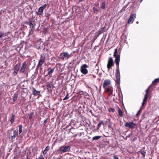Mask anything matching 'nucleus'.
Wrapping results in <instances>:
<instances>
[{
    "instance_id": "20",
    "label": "nucleus",
    "mask_w": 159,
    "mask_h": 159,
    "mask_svg": "<svg viewBox=\"0 0 159 159\" xmlns=\"http://www.w3.org/2000/svg\"><path fill=\"white\" fill-rule=\"evenodd\" d=\"M157 83H159V78L155 79L152 82L151 85H153L155 86Z\"/></svg>"
},
{
    "instance_id": "8",
    "label": "nucleus",
    "mask_w": 159,
    "mask_h": 159,
    "mask_svg": "<svg viewBox=\"0 0 159 159\" xmlns=\"http://www.w3.org/2000/svg\"><path fill=\"white\" fill-rule=\"evenodd\" d=\"M114 63L112 58L111 57H110L108 61V63L107 65V68L109 69H111V67L114 65Z\"/></svg>"
},
{
    "instance_id": "51",
    "label": "nucleus",
    "mask_w": 159,
    "mask_h": 159,
    "mask_svg": "<svg viewBox=\"0 0 159 159\" xmlns=\"http://www.w3.org/2000/svg\"><path fill=\"white\" fill-rule=\"evenodd\" d=\"M92 77L93 78H95L96 76L93 75H92Z\"/></svg>"
},
{
    "instance_id": "23",
    "label": "nucleus",
    "mask_w": 159,
    "mask_h": 159,
    "mask_svg": "<svg viewBox=\"0 0 159 159\" xmlns=\"http://www.w3.org/2000/svg\"><path fill=\"white\" fill-rule=\"evenodd\" d=\"M15 119V116L13 114L11 115V119L10 120V121L11 124H12L14 122Z\"/></svg>"
},
{
    "instance_id": "35",
    "label": "nucleus",
    "mask_w": 159,
    "mask_h": 159,
    "mask_svg": "<svg viewBox=\"0 0 159 159\" xmlns=\"http://www.w3.org/2000/svg\"><path fill=\"white\" fill-rule=\"evenodd\" d=\"M110 112L113 113L115 111V110L114 109L111 108L108 110Z\"/></svg>"
},
{
    "instance_id": "11",
    "label": "nucleus",
    "mask_w": 159,
    "mask_h": 159,
    "mask_svg": "<svg viewBox=\"0 0 159 159\" xmlns=\"http://www.w3.org/2000/svg\"><path fill=\"white\" fill-rule=\"evenodd\" d=\"M20 65L17 64L14 66V71L12 74L14 76H16L17 75L18 72L20 69Z\"/></svg>"
},
{
    "instance_id": "50",
    "label": "nucleus",
    "mask_w": 159,
    "mask_h": 159,
    "mask_svg": "<svg viewBox=\"0 0 159 159\" xmlns=\"http://www.w3.org/2000/svg\"><path fill=\"white\" fill-rule=\"evenodd\" d=\"M26 159H30V158L28 157V155L26 156Z\"/></svg>"
},
{
    "instance_id": "37",
    "label": "nucleus",
    "mask_w": 159,
    "mask_h": 159,
    "mask_svg": "<svg viewBox=\"0 0 159 159\" xmlns=\"http://www.w3.org/2000/svg\"><path fill=\"white\" fill-rule=\"evenodd\" d=\"M69 94L68 93H67L66 96L63 98V100H66L68 99L69 97Z\"/></svg>"
},
{
    "instance_id": "22",
    "label": "nucleus",
    "mask_w": 159,
    "mask_h": 159,
    "mask_svg": "<svg viewBox=\"0 0 159 159\" xmlns=\"http://www.w3.org/2000/svg\"><path fill=\"white\" fill-rule=\"evenodd\" d=\"M69 132L68 133H69L70 132L73 134L76 133V132L75 131V129L72 127L70 129H69Z\"/></svg>"
},
{
    "instance_id": "7",
    "label": "nucleus",
    "mask_w": 159,
    "mask_h": 159,
    "mask_svg": "<svg viewBox=\"0 0 159 159\" xmlns=\"http://www.w3.org/2000/svg\"><path fill=\"white\" fill-rule=\"evenodd\" d=\"M105 92L108 94L109 96H112L113 94V88L111 86H108V88L105 89Z\"/></svg>"
},
{
    "instance_id": "33",
    "label": "nucleus",
    "mask_w": 159,
    "mask_h": 159,
    "mask_svg": "<svg viewBox=\"0 0 159 159\" xmlns=\"http://www.w3.org/2000/svg\"><path fill=\"white\" fill-rule=\"evenodd\" d=\"M150 87V86L148 88L145 90L146 94L144 95V96L148 97Z\"/></svg>"
},
{
    "instance_id": "39",
    "label": "nucleus",
    "mask_w": 159,
    "mask_h": 159,
    "mask_svg": "<svg viewBox=\"0 0 159 159\" xmlns=\"http://www.w3.org/2000/svg\"><path fill=\"white\" fill-rule=\"evenodd\" d=\"M50 149V147L49 146H48L46 148H45L44 150L46 151H48Z\"/></svg>"
},
{
    "instance_id": "27",
    "label": "nucleus",
    "mask_w": 159,
    "mask_h": 159,
    "mask_svg": "<svg viewBox=\"0 0 159 159\" xmlns=\"http://www.w3.org/2000/svg\"><path fill=\"white\" fill-rule=\"evenodd\" d=\"M19 134H20L22 132V131H23V130H22V125H19Z\"/></svg>"
},
{
    "instance_id": "6",
    "label": "nucleus",
    "mask_w": 159,
    "mask_h": 159,
    "mask_svg": "<svg viewBox=\"0 0 159 159\" xmlns=\"http://www.w3.org/2000/svg\"><path fill=\"white\" fill-rule=\"evenodd\" d=\"M136 124L133 122H126L125 123V127L130 129H133L134 128Z\"/></svg>"
},
{
    "instance_id": "53",
    "label": "nucleus",
    "mask_w": 159,
    "mask_h": 159,
    "mask_svg": "<svg viewBox=\"0 0 159 159\" xmlns=\"http://www.w3.org/2000/svg\"><path fill=\"white\" fill-rule=\"evenodd\" d=\"M69 126V125H68L64 129L67 128Z\"/></svg>"
},
{
    "instance_id": "28",
    "label": "nucleus",
    "mask_w": 159,
    "mask_h": 159,
    "mask_svg": "<svg viewBox=\"0 0 159 159\" xmlns=\"http://www.w3.org/2000/svg\"><path fill=\"white\" fill-rule=\"evenodd\" d=\"M101 137V136H95L93 137L92 138V140H98L100 139Z\"/></svg>"
},
{
    "instance_id": "29",
    "label": "nucleus",
    "mask_w": 159,
    "mask_h": 159,
    "mask_svg": "<svg viewBox=\"0 0 159 159\" xmlns=\"http://www.w3.org/2000/svg\"><path fill=\"white\" fill-rule=\"evenodd\" d=\"M103 121L102 120H101L98 124V126H97V129H99L100 128V127H101V125L102 124H103Z\"/></svg>"
},
{
    "instance_id": "54",
    "label": "nucleus",
    "mask_w": 159,
    "mask_h": 159,
    "mask_svg": "<svg viewBox=\"0 0 159 159\" xmlns=\"http://www.w3.org/2000/svg\"><path fill=\"white\" fill-rule=\"evenodd\" d=\"M41 49V47H40V46H39V48H38V49Z\"/></svg>"
},
{
    "instance_id": "14",
    "label": "nucleus",
    "mask_w": 159,
    "mask_h": 159,
    "mask_svg": "<svg viewBox=\"0 0 159 159\" xmlns=\"http://www.w3.org/2000/svg\"><path fill=\"white\" fill-rule=\"evenodd\" d=\"M111 84V81L109 80H105L104 81L103 83V87L104 89L107 88H108V87H107V86L110 85Z\"/></svg>"
},
{
    "instance_id": "49",
    "label": "nucleus",
    "mask_w": 159,
    "mask_h": 159,
    "mask_svg": "<svg viewBox=\"0 0 159 159\" xmlns=\"http://www.w3.org/2000/svg\"><path fill=\"white\" fill-rule=\"evenodd\" d=\"M74 120H71L70 122V124H72L74 122Z\"/></svg>"
},
{
    "instance_id": "57",
    "label": "nucleus",
    "mask_w": 159,
    "mask_h": 159,
    "mask_svg": "<svg viewBox=\"0 0 159 159\" xmlns=\"http://www.w3.org/2000/svg\"><path fill=\"white\" fill-rule=\"evenodd\" d=\"M71 124H70L69 125V126H70V125H71Z\"/></svg>"
},
{
    "instance_id": "25",
    "label": "nucleus",
    "mask_w": 159,
    "mask_h": 159,
    "mask_svg": "<svg viewBox=\"0 0 159 159\" xmlns=\"http://www.w3.org/2000/svg\"><path fill=\"white\" fill-rule=\"evenodd\" d=\"M84 134V132H80V133H77L75 134H74L73 136L74 138H76L77 136H79V137H80L81 136L82 134Z\"/></svg>"
},
{
    "instance_id": "10",
    "label": "nucleus",
    "mask_w": 159,
    "mask_h": 159,
    "mask_svg": "<svg viewBox=\"0 0 159 159\" xmlns=\"http://www.w3.org/2000/svg\"><path fill=\"white\" fill-rule=\"evenodd\" d=\"M47 6V5L45 4L43 6L40 7L39 9L38 12H36V13L38 15H42L43 13V10Z\"/></svg>"
},
{
    "instance_id": "42",
    "label": "nucleus",
    "mask_w": 159,
    "mask_h": 159,
    "mask_svg": "<svg viewBox=\"0 0 159 159\" xmlns=\"http://www.w3.org/2000/svg\"><path fill=\"white\" fill-rule=\"evenodd\" d=\"M142 109H141V108H140V109L138 111V112L137 113V114H136V117H137L139 115V114L141 112V110Z\"/></svg>"
},
{
    "instance_id": "47",
    "label": "nucleus",
    "mask_w": 159,
    "mask_h": 159,
    "mask_svg": "<svg viewBox=\"0 0 159 159\" xmlns=\"http://www.w3.org/2000/svg\"><path fill=\"white\" fill-rule=\"evenodd\" d=\"M47 153V151H45V150L43 152V153L44 155H45Z\"/></svg>"
},
{
    "instance_id": "52",
    "label": "nucleus",
    "mask_w": 159,
    "mask_h": 159,
    "mask_svg": "<svg viewBox=\"0 0 159 159\" xmlns=\"http://www.w3.org/2000/svg\"><path fill=\"white\" fill-rule=\"evenodd\" d=\"M101 34V31H99V33H98V36H99L100 34Z\"/></svg>"
},
{
    "instance_id": "38",
    "label": "nucleus",
    "mask_w": 159,
    "mask_h": 159,
    "mask_svg": "<svg viewBox=\"0 0 159 159\" xmlns=\"http://www.w3.org/2000/svg\"><path fill=\"white\" fill-rule=\"evenodd\" d=\"M148 97L147 96H144V98L143 100V102H144L145 103H147Z\"/></svg>"
},
{
    "instance_id": "24",
    "label": "nucleus",
    "mask_w": 159,
    "mask_h": 159,
    "mask_svg": "<svg viewBox=\"0 0 159 159\" xmlns=\"http://www.w3.org/2000/svg\"><path fill=\"white\" fill-rule=\"evenodd\" d=\"M31 84H33L34 82V79L36 78V76H35V74H33L32 76L31 77Z\"/></svg>"
},
{
    "instance_id": "17",
    "label": "nucleus",
    "mask_w": 159,
    "mask_h": 159,
    "mask_svg": "<svg viewBox=\"0 0 159 159\" xmlns=\"http://www.w3.org/2000/svg\"><path fill=\"white\" fill-rule=\"evenodd\" d=\"M117 111L120 117L123 116V112L122 111L120 108L118 107H117Z\"/></svg>"
},
{
    "instance_id": "41",
    "label": "nucleus",
    "mask_w": 159,
    "mask_h": 159,
    "mask_svg": "<svg viewBox=\"0 0 159 159\" xmlns=\"http://www.w3.org/2000/svg\"><path fill=\"white\" fill-rule=\"evenodd\" d=\"M4 35V34L2 32L0 31V38Z\"/></svg>"
},
{
    "instance_id": "31",
    "label": "nucleus",
    "mask_w": 159,
    "mask_h": 159,
    "mask_svg": "<svg viewBox=\"0 0 159 159\" xmlns=\"http://www.w3.org/2000/svg\"><path fill=\"white\" fill-rule=\"evenodd\" d=\"M47 88L48 92H50L51 91V86L50 84H48L47 85Z\"/></svg>"
},
{
    "instance_id": "36",
    "label": "nucleus",
    "mask_w": 159,
    "mask_h": 159,
    "mask_svg": "<svg viewBox=\"0 0 159 159\" xmlns=\"http://www.w3.org/2000/svg\"><path fill=\"white\" fill-rule=\"evenodd\" d=\"M34 114V113L33 112H31L30 113L29 116V118L30 120H31L32 119L33 116V115Z\"/></svg>"
},
{
    "instance_id": "13",
    "label": "nucleus",
    "mask_w": 159,
    "mask_h": 159,
    "mask_svg": "<svg viewBox=\"0 0 159 159\" xmlns=\"http://www.w3.org/2000/svg\"><path fill=\"white\" fill-rule=\"evenodd\" d=\"M136 17L135 14H132L130 15L129 18L128 20V23H132L134 22V18Z\"/></svg>"
},
{
    "instance_id": "40",
    "label": "nucleus",
    "mask_w": 159,
    "mask_h": 159,
    "mask_svg": "<svg viewBox=\"0 0 159 159\" xmlns=\"http://www.w3.org/2000/svg\"><path fill=\"white\" fill-rule=\"evenodd\" d=\"M47 121H48V118H47L46 119L43 121V125L44 126H45L46 124V123H47Z\"/></svg>"
},
{
    "instance_id": "21",
    "label": "nucleus",
    "mask_w": 159,
    "mask_h": 159,
    "mask_svg": "<svg viewBox=\"0 0 159 159\" xmlns=\"http://www.w3.org/2000/svg\"><path fill=\"white\" fill-rule=\"evenodd\" d=\"M144 148H143L142 149H140L139 151L143 157H145L146 153L145 151L144 150Z\"/></svg>"
},
{
    "instance_id": "55",
    "label": "nucleus",
    "mask_w": 159,
    "mask_h": 159,
    "mask_svg": "<svg viewBox=\"0 0 159 159\" xmlns=\"http://www.w3.org/2000/svg\"><path fill=\"white\" fill-rule=\"evenodd\" d=\"M81 2L82 1V0H79Z\"/></svg>"
},
{
    "instance_id": "26",
    "label": "nucleus",
    "mask_w": 159,
    "mask_h": 159,
    "mask_svg": "<svg viewBox=\"0 0 159 159\" xmlns=\"http://www.w3.org/2000/svg\"><path fill=\"white\" fill-rule=\"evenodd\" d=\"M18 96V95L16 93H15L14 94V96L13 97V98H12L14 102H15L16 101Z\"/></svg>"
},
{
    "instance_id": "44",
    "label": "nucleus",
    "mask_w": 159,
    "mask_h": 159,
    "mask_svg": "<svg viewBox=\"0 0 159 159\" xmlns=\"http://www.w3.org/2000/svg\"><path fill=\"white\" fill-rule=\"evenodd\" d=\"M86 77H87L88 78H92V75L90 74V75H88Z\"/></svg>"
},
{
    "instance_id": "15",
    "label": "nucleus",
    "mask_w": 159,
    "mask_h": 159,
    "mask_svg": "<svg viewBox=\"0 0 159 159\" xmlns=\"http://www.w3.org/2000/svg\"><path fill=\"white\" fill-rule=\"evenodd\" d=\"M54 68L53 69H52L50 67L48 68L47 70L48 74L46 75V76L48 75H49L50 77H51L52 76V74L54 72Z\"/></svg>"
},
{
    "instance_id": "5",
    "label": "nucleus",
    "mask_w": 159,
    "mask_h": 159,
    "mask_svg": "<svg viewBox=\"0 0 159 159\" xmlns=\"http://www.w3.org/2000/svg\"><path fill=\"white\" fill-rule=\"evenodd\" d=\"M88 67V66L86 64H84L81 66L80 67V71L81 72L84 74H86L88 73V70L86 69Z\"/></svg>"
},
{
    "instance_id": "32",
    "label": "nucleus",
    "mask_w": 159,
    "mask_h": 159,
    "mask_svg": "<svg viewBox=\"0 0 159 159\" xmlns=\"http://www.w3.org/2000/svg\"><path fill=\"white\" fill-rule=\"evenodd\" d=\"M93 10L94 13L97 14L98 12V10L97 7H95L93 8Z\"/></svg>"
},
{
    "instance_id": "2",
    "label": "nucleus",
    "mask_w": 159,
    "mask_h": 159,
    "mask_svg": "<svg viewBox=\"0 0 159 159\" xmlns=\"http://www.w3.org/2000/svg\"><path fill=\"white\" fill-rule=\"evenodd\" d=\"M70 146H62L60 147L58 150L59 153L61 154L62 153L70 151Z\"/></svg>"
},
{
    "instance_id": "34",
    "label": "nucleus",
    "mask_w": 159,
    "mask_h": 159,
    "mask_svg": "<svg viewBox=\"0 0 159 159\" xmlns=\"http://www.w3.org/2000/svg\"><path fill=\"white\" fill-rule=\"evenodd\" d=\"M35 29H31L29 30V35H32L33 34L34 31V30Z\"/></svg>"
},
{
    "instance_id": "46",
    "label": "nucleus",
    "mask_w": 159,
    "mask_h": 159,
    "mask_svg": "<svg viewBox=\"0 0 159 159\" xmlns=\"http://www.w3.org/2000/svg\"><path fill=\"white\" fill-rule=\"evenodd\" d=\"M113 158L114 159H119L117 155H115L114 156Z\"/></svg>"
},
{
    "instance_id": "1",
    "label": "nucleus",
    "mask_w": 159,
    "mask_h": 159,
    "mask_svg": "<svg viewBox=\"0 0 159 159\" xmlns=\"http://www.w3.org/2000/svg\"><path fill=\"white\" fill-rule=\"evenodd\" d=\"M117 49H115L113 56L115 57V62L116 66L115 76L116 78V83L118 84H120V74L119 70V62L120 61V53H117Z\"/></svg>"
},
{
    "instance_id": "19",
    "label": "nucleus",
    "mask_w": 159,
    "mask_h": 159,
    "mask_svg": "<svg viewBox=\"0 0 159 159\" xmlns=\"http://www.w3.org/2000/svg\"><path fill=\"white\" fill-rule=\"evenodd\" d=\"M101 8L102 10H104L106 9V3L105 2L101 3Z\"/></svg>"
},
{
    "instance_id": "43",
    "label": "nucleus",
    "mask_w": 159,
    "mask_h": 159,
    "mask_svg": "<svg viewBox=\"0 0 159 159\" xmlns=\"http://www.w3.org/2000/svg\"><path fill=\"white\" fill-rule=\"evenodd\" d=\"M47 29H48L47 28H44V30H43V33L44 34H46V33L47 30Z\"/></svg>"
},
{
    "instance_id": "30",
    "label": "nucleus",
    "mask_w": 159,
    "mask_h": 159,
    "mask_svg": "<svg viewBox=\"0 0 159 159\" xmlns=\"http://www.w3.org/2000/svg\"><path fill=\"white\" fill-rule=\"evenodd\" d=\"M146 103L144 102H143L142 103V105L140 107L141 109H142L144 108L145 107V106L146 105Z\"/></svg>"
},
{
    "instance_id": "3",
    "label": "nucleus",
    "mask_w": 159,
    "mask_h": 159,
    "mask_svg": "<svg viewBox=\"0 0 159 159\" xmlns=\"http://www.w3.org/2000/svg\"><path fill=\"white\" fill-rule=\"evenodd\" d=\"M45 56L44 54L43 53L41 54L40 59L37 65L38 67H41L45 61Z\"/></svg>"
},
{
    "instance_id": "4",
    "label": "nucleus",
    "mask_w": 159,
    "mask_h": 159,
    "mask_svg": "<svg viewBox=\"0 0 159 159\" xmlns=\"http://www.w3.org/2000/svg\"><path fill=\"white\" fill-rule=\"evenodd\" d=\"M72 55V54L71 53L70 54H69L67 52H63L61 53L60 54L61 58V59H67L68 58L71 57Z\"/></svg>"
},
{
    "instance_id": "16",
    "label": "nucleus",
    "mask_w": 159,
    "mask_h": 159,
    "mask_svg": "<svg viewBox=\"0 0 159 159\" xmlns=\"http://www.w3.org/2000/svg\"><path fill=\"white\" fill-rule=\"evenodd\" d=\"M27 24H28L31 29H35L34 25L33 24V20H31L27 22Z\"/></svg>"
},
{
    "instance_id": "12",
    "label": "nucleus",
    "mask_w": 159,
    "mask_h": 159,
    "mask_svg": "<svg viewBox=\"0 0 159 159\" xmlns=\"http://www.w3.org/2000/svg\"><path fill=\"white\" fill-rule=\"evenodd\" d=\"M26 61H25L23 63L20 70V72L21 74L24 73L26 69Z\"/></svg>"
},
{
    "instance_id": "45",
    "label": "nucleus",
    "mask_w": 159,
    "mask_h": 159,
    "mask_svg": "<svg viewBox=\"0 0 159 159\" xmlns=\"http://www.w3.org/2000/svg\"><path fill=\"white\" fill-rule=\"evenodd\" d=\"M90 112H91V113L92 116H94V117H98V116H96L95 115H94V114H93V113H92V111H90Z\"/></svg>"
},
{
    "instance_id": "18",
    "label": "nucleus",
    "mask_w": 159,
    "mask_h": 159,
    "mask_svg": "<svg viewBox=\"0 0 159 159\" xmlns=\"http://www.w3.org/2000/svg\"><path fill=\"white\" fill-rule=\"evenodd\" d=\"M33 93L34 96H37L40 93V91H37L36 89L34 88H33Z\"/></svg>"
},
{
    "instance_id": "56",
    "label": "nucleus",
    "mask_w": 159,
    "mask_h": 159,
    "mask_svg": "<svg viewBox=\"0 0 159 159\" xmlns=\"http://www.w3.org/2000/svg\"><path fill=\"white\" fill-rule=\"evenodd\" d=\"M129 137V136H127L126 137V138H127V137Z\"/></svg>"
},
{
    "instance_id": "48",
    "label": "nucleus",
    "mask_w": 159,
    "mask_h": 159,
    "mask_svg": "<svg viewBox=\"0 0 159 159\" xmlns=\"http://www.w3.org/2000/svg\"><path fill=\"white\" fill-rule=\"evenodd\" d=\"M44 159V158L43 157V155H40V157H39L38 159Z\"/></svg>"
},
{
    "instance_id": "9",
    "label": "nucleus",
    "mask_w": 159,
    "mask_h": 159,
    "mask_svg": "<svg viewBox=\"0 0 159 159\" xmlns=\"http://www.w3.org/2000/svg\"><path fill=\"white\" fill-rule=\"evenodd\" d=\"M10 135L11 140L12 142H13L14 141L13 140L18 136V133L16 130H13V133H11Z\"/></svg>"
}]
</instances>
